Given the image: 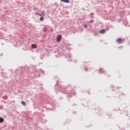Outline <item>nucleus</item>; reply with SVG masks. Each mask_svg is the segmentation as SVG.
<instances>
[{
    "mask_svg": "<svg viewBox=\"0 0 130 130\" xmlns=\"http://www.w3.org/2000/svg\"><path fill=\"white\" fill-rule=\"evenodd\" d=\"M66 93L67 94V97L68 98H71V97H73V95H76V93L73 92L72 91H66Z\"/></svg>",
    "mask_w": 130,
    "mask_h": 130,
    "instance_id": "obj_1",
    "label": "nucleus"
},
{
    "mask_svg": "<svg viewBox=\"0 0 130 130\" xmlns=\"http://www.w3.org/2000/svg\"><path fill=\"white\" fill-rule=\"evenodd\" d=\"M124 41H125V40L122 39L121 38H118L116 40V42H117L118 44H122V43H123Z\"/></svg>",
    "mask_w": 130,
    "mask_h": 130,
    "instance_id": "obj_2",
    "label": "nucleus"
},
{
    "mask_svg": "<svg viewBox=\"0 0 130 130\" xmlns=\"http://www.w3.org/2000/svg\"><path fill=\"white\" fill-rule=\"evenodd\" d=\"M61 36L59 35L57 37V42H60V41L61 40Z\"/></svg>",
    "mask_w": 130,
    "mask_h": 130,
    "instance_id": "obj_3",
    "label": "nucleus"
},
{
    "mask_svg": "<svg viewBox=\"0 0 130 130\" xmlns=\"http://www.w3.org/2000/svg\"><path fill=\"white\" fill-rule=\"evenodd\" d=\"M39 16H40V17H44V16H45V13H44V12L41 11V13L39 14Z\"/></svg>",
    "mask_w": 130,
    "mask_h": 130,
    "instance_id": "obj_4",
    "label": "nucleus"
},
{
    "mask_svg": "<svg viewBox=\"0 0 130 130\" xmlns=\"http://www.w3.org/2000/svg\"><path fill=\"white\" fill-rule=\"evenodd\" d=\"M62 3H65V4H69L70 3V0H61Z\"/></svg>",
    "mask_w": 130,
    "mask_h": 130,
    "instance_id": "obj_5",
    "label": "nucleus"
},
{
    "mask_svg": "<svg viewBox=\"0 0 130 130\" xmlns=\"http://www.w3.org/2000/svg\"><path fill=\"white\" fill-rule=\"evenodd\" d=\"M31 48L33 49H36V48H37V46L36 44H33L31 45Z\"/></svg>",
    "mask_w": 130,
    "mask_h": 130,
    "instance_id": "obj_6",
    "label": "nucleus"
},
{
    "mask_svg": "<svg viewBox=\"0 0 130 130\" xmlns=\"http://www.w3.org/2000/svg\"><path fill=\"white\" fill-rule=\"evenodd\" d=\"M106 32V29H102L100 31V33L101 34H104Z\"/></svg>",
    "mask_w": 130,
    "mask_h": 130,
    "instance_id": "obj_7",
    "label": "nucleus"
},
{
    "mask_svg": "<svg viewBox=\"0 0 130 130\" xmlns=\"http://www.w3.org/2000/svg\"><path fill=\"white\" fill-rule=\"evenodd\" d=\"M99 73H101V74H103V73H104V71H103L102 68H100L99 70Z\"/></svg>",
    "mask_w": 130,
    "mask_h": 130,
    "instance_id": "obj_8",
    "label": "nucleus"
},
{
    "mask_svg": "<svg viewBox=\"0 0 130 130\" xmlns=\"http://www.w3.org/2000/svg\"><path fill=\"white\" fill-rule=\"evenodd\" d=\"M4 118L2 117H0V123L4 122Z\"/></svg>",
    "mask_w": 130,
    "mask_h": 130,
    "instance_id": "obj_9",
    "label": "nucleus"
},
{
    "mask_svg": "<svg viewBox=\"0 0 130 130\" xmlns=\"http://www.w3.org/2000/svg\"><path fill=\"white\" fill-rule=\"evenodd\" d=\"M43 20H44V16H41L40 18V21H43Z\"/></svg>",
    "mask_w": 130,
    "mask_h": 130,
    "instance_id": "obj_10",
    "label": "nucleus"
},
{
    "mask_svg": "<svg viewBox=\"0 0 130 130\" xmlns=\"http://www.w3.org/2000/svg\"><path fill=\"white\" fill-rule=\"evenodd\" d=\"M22 105H24V106H26V103L24 101H21Z\"/></svg>",
    "mask_w": 130,
    "mask_h": 130,
    "instance_id": "obj_11",
    "label": "nucleus"
},
{
    "mask_svg": "<svg viewBox=\"0 0 130 130\" xmlns=\"http://www.w3.org/2000/svg\"><path fill=\"white\" fill-rule=\"evenodd\" d=\"M84 27L85 28V29H87V28H88V24H84Z\"/></svg>",
    "mask_w": 130,
    "mask_h": 130,
    "instance_id": "obj_12",
    "label": "nucleus"
},
{
    "mask_svg": "<svg viewBox=\"0 0 130 130\" xmlns=\"http://www.w3.org/2000/svg\"><path fill=\"white\" fill-rule=\"evenodd\" d=\"M89 23H91L92 24L93 23H94V20L93 19L90 20L89 21Z\"/></svg>",
    "mask_w": 130,
    "mask_h": 130,
    "instance_id": "obj_13",
    "label": "nucleus"
},
{
    "mask_svg": "<svg viewBox=\"0 0 130 130\" xmlns=\"http://www.w3.org/2000/svg\"><path fill=\"white\" fill-rule=\"evenodd\" d=\"M46 31H47V29L46 28H44L43 29V32H46Z\"/></svg>",
    "mask_w": 130,
    "mask_h": 130,
    "instance_id": "obj_14",
    "label": "nucleus"
},
{
    "mask_svg": "<svg viewBox=\"0 0 130 130\" xmlns=\"http://www.w3.org/2000/svg\"><path fill=\"white\" fill-rule=\"evenodd\" d=\"M35 15L39 16V13L36 12V13H35Z\"/></svg>",
    "mask_w": 130,
    "mask_h": 130,
    "instance_id": "obj_15",
    "label": "nucleus"
},
{
    "mask_svg": "<svg viewBox=\"0 0 130 130\" xmlns=\"http://www.w3.org/2000/svg\"><path fill=\"white\" fill-rule=\"evenodd\" d=\"M57 84H58V81L57 82L56 85H57Z\"/></svg>",
    "mask_w": 130,
    "mask_h": 130,
    "instance_id": "obj_16",
    "label": "nucleus"
},
{
    "mask_svg": "<svg viewBox=\"0 0 130 130\" xmlns=\"http://www.w3.org/2000/svg\"><path fill=\"white\" fill-rule=\"evenodd\" d=\"M82 9H83V11L85 10V8H83Z\"/></svg>",
    "mask_w": 130,
    "mask_h": 130,
    "instance_id": "obj_17",
    "label": "nucleus"
},
{
    "mask_svg": "<svg viewBox=\"0 0 130 130\" xmlns=\"http://www.w3.org/2000/svg\"><path fill=\"white\" fill-rule=\"evenodd\" d=\"M118 89H120V87H118Z\"/></svg>",
    "mask_w": 130,
    "mask_h": 130,
    "instance_id": "obj_18",
    "label": "nucleus"
}]
</instances>
